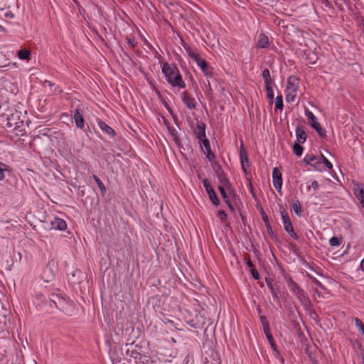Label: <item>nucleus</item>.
<instances>
[{
    "instance_id": "obj_1",
    "label": "nucleus",
    "mask_w": 364,
    "mask_h": 364,
    "mask_svg": "<svg viewBox=\"0 0 364 364\" xmlns=\"http://www.w3.org/2000/svg\"><path fill=\"white\" fill-rule=\"evenodd\" d=\"M162 73L172 87L181 89L186 87V83L176 65H169L168 63H164L162 66Z\"/></svg>"
},
{
    "instance_id": "obj_2",
    "label": "nucleus",
    "mask_w": 364,
    "mask_h": 364,
    "mask_svg": "<svg viewBox=\"0 0 364 364\" xmlns=\"http://www.w3.org/2000/svg\"><path fill=\"white\" fill-rule=\"evenodd\" d=\"M4 180L8 186L17 188L18 178L14 173L12 168L9 165L0 161V181Z\"/></svg>"
},
{
    "instance_id": "obj_3",
    "label": "nucleus",
    "mask_w": 364,
    "mask_h": 364,
    "mask_svg": "<svg viewBox=\"0 0 364 364\" xmlns=\"http://www.w3.org/2000/svg\"><path fill=\"white\" fill-rule=\"evenodd\" d=\"M306 115L309 125L315 129L320 137L325 138L326 136V130L321 127L316 117L309 109L306 110Z\"/></svg>"
},
{
    "instance_id": "obj_4",
    "label": "nucleus",
    "mask_w": 364,
    "mask_h": 364,
    "mask_svg": "<svg viewBox=\"0 0 364 364\" xmlns=\"http://www.w3.org/2000/svg\"><path fill=\"white\" fill-rule=\"evenodd\" d=\"M218 179L220 183V186H223L225 187L230 192V195L232 197V200L236 203V200L239 199L238 196L236 194L235 191L232 188V185L228 178L226 173L225 172H221L220 174L217 176Z\"/></svg>"
},
{
    "instance_id": "obj_5",
    "label": "nucleus",
    "mask_w": 364,
    "mask_h": 364,
    "mask_svg": "<svg viewBox=\"0 0 364 364\" xmlns=\"http://www.w3.org/2000/svg\"><path fill=\"white\" fill-rule=\"evenodd\" d=\"M203 186H204L207 193L208 194L209 198L212 201V203L215 205H219L220 200L218 199L215 191L211 186L209 180L208 178H204L203 180Z\"/></svg>"
},
{
    "instance_id": "obj_6",
    "label": "nucleus",
    "mask_w": 364,
    "mask_h": 364,
    "mask_svg": "<svg viewBox=\"0 0 364 364\" xmlns=\"http://www.w3.org/2000/svg\"><path fill=\"white\" fill-rule=\"evenodd\" d=\"M197 63V65L200 67L202 72L207 77H210L213 74V68L210 67L208 63L205 60L200 58V55L198 53L197 57L193 58Z\"/></svg>"
},
{
    "instance_id": "obj_7",
    "label": "nucleus",
    "mask_w": 364,
    "mask_h": 364,
    "mask_svg": "<svg viewBox=\"0 0 364 364\" xmlns=\"http://www.w3.org/2000/svg\"><path fill=\"white\" fill-rule=\"evenodd\" d=\"M303 162L306 165L313 166L317 171H321L323 169V164L320 159L314 155L306 154L303 159Z\"/></svg>"
},
{
    "instance_id": "obj_8",
    "label": "nucleus",
    "mask_w": 364,
    "mask_h": 364,
    "mask_svg": "<svg viewBox=\"0 0 364 364\" xmlns=\"http://www.w3.org/2000/svg\"><path fill=\"white\" fill-rule=\"evenodd\" d=\"M273 185L276 190L281 194L282 186V176L280 170L277 167H274L272 171Z\"/></svg>"
},
{
    "instance_id": "obj_9",
    "label": "nucleus",
    "mask_w": 364,
    "mask_h": 364,
    "mask_svg": "<svg viewBox=\"0 0 364 364\" xmlns=\"http://www.w3.org/2000/svg\"><path fill=\"white\" fill-rule=\"evenodd\" d=\"M100 129L107 134L110 138L113 139L116 135V132L108 124L101 119L97 120Z\"/></svg>"
},
{
    "instance_id": "obj_10",
    "label": "nucleus",
    "mask_w": 364,
    "mask_h": 364,
    "mask_svg": "<svg viewBox=\"0 0 364 364\" xmlns=\"http://www.w3.org/2000/svg\"><path fill=\"white\" fill-rule=\"evenodd\" d=\"M205 129L206 125L204 122H200L197 123V129L194 131V134L198 139L203 141V139L206 138Z\"/></svg>"
},
{
    "instance_id": "obj_11",
    "label": "nucleus",
    "mask_w": 364,
    "mask_h": 364,
    "mask_svg": "<svg viewBox=\"0 0 364 364\" xmlns=\"http://www.w3.org/2000/svg\"><path fill=\"white\" fill-rule=\"evenodd\" d=\"M182 100L188 108L191 109H196V101L192 97H191L187 91H184L183 92Z\"/></svg>"
},
{
    "instance_id": "obj_12",
    "label": "nucleus",
    "mask_w": 364,
    "mask_h": 364,
    "mask_svg": "<svg viewBox=\"0 0 364 364\" xmlns=\"http://www.w3.org/2000/svg\"><path fill=\"white\" fill-rule=\"evenodd\" d=\"M51 228L54 230H65L67 228L66 222L60 218L55 217L54 220L51 221Z\"/></svg>"
},
{
    "instance_id": "obj_13",
    "label": "nucleus",
    "mask_w": 364,
    "mask_h": 364,
    "mask_svg": "<svg viewBox=\"0 0 364 364\" xmlns=\"http://www.w3.org/2000/svg\"><path fill=\"white\" fill-rule=\"evenodd\" d=\"M73 119L75 120V125L77 128L83 129L85 127V119L82 114L80 112L78 109H76L74 112Z\"/></svg>"
},
{
    "instance_id": "obj_14",
    "label": "nucleus",
    "mask_w": 364,
    "mask_h": 364,
    "mask_svg": "<svg viewBox=\"0 0 364 364\" xmlns=\"http://www.w3.org/2000/svg\"><path fill=\"white\" fill-rule=\"evenodd\" d=\"M49 302L53 303L55 308L62 311L65 301L63 297L59 296L58 294H53L52 297L49 299Z\"/></svg>"
},
{
    "instance_id": "obj_15",
    "label": "nucleus",
    "mask_w": 364,
    "mask_h": 364,
    "mask_svg": "<svg viewBox=\"0 0 364 364\" xmlns=\"http://www.w3.org/2000/svg\"><path fill=\"white\" fill-rule=\"evenodd\" d=\"M208 354L209 358L205 357V361L204 364H220V359L218 358V355L216 352H215L213 350H210L209 352L207 353Z\"/></svg>"
},
{
    "instance_id": "obj_16",
    "label": "nucleus",
    "mask_w": 364,
    "mask_h": 364,
    "mask_svg": "<svg viewBox=\"0 0 364 364\" xmlns=\"http://www.w3.org/2000/svg\"><path fill=\"white\" fill-rule=\"evenodd\" d=\"M265 282L267 283V285L269 288V289L271 291V293L273 295L274 298L276 299L277 300H278L279 299L278 294L279 293V287L277 286L276 287H275L276 284H272L273 279L272 278L266 277L265 278Z\"/></svg>"
},
{
    "instance_id": "obj_17",
    "label": "nucleus",
    "mask_w": 364,
    "mask_h": 364,
    "mask_svg": "<svg viewBox=\"0 0 364 364\" xmlns=\"http://www.w3.org/2000/svg\"><path fill=\"white\" fill-rule=\"evenodd\" d=\"M269 46V41L267 36H266L264 33H260L258 36V40H257V48H268Z\"/></svg>"
},
{
    "instance_id": "obj_18",
    "label": "nucleus",
    "mask_w": 364,
    "mask_h": 364,
    "mask_svg": "<svg viewBox=\"0 0 364 364\" xmlns=\"http://www.w3.org/2000/svg\"><path fill=\"white\" fill-rule=\"evenodd\" d=\"M296 136L298 143L304 144L306 140V132L300 126H297L296 128Z\"/></svg>"
},
{
    "instance_id": "obj_19",
    "label": "nucleus",
    "mask_w": 364,
    "mask_h": 364,
    "mask_svg": "<svg viewBox=\"0 0 364 364\" xmlns=\"http://www.w3.org/2000/svg\"><path fill=\"white\" fill-rule=\"evenodd\" d=\"M281 216L285 231L288 230V229L291 228H293L290 218L285 210L281 211Z\"/></svg>"
},
{
    "instance_id": "obj_20",
    "label": "nucleus",
    "mask_w": 364,
    "mask_h": 364,
    "mask_svg": "<svg viewBox=\"0 0 364 364\" xmlns=\"http://www.w3.org/2000/svg\"><path fill=\"white\" fill-rule=\"evenodd\" d=\"M262 218L263 221L264 222L265 226L267 227V232H268L269 235H270V237H272V239L275 240L276 241H278L279 239H278L277 235L273 232L272 227L270 225L269 219H268V216L263 215V217Z\"/></svg>"
},
{
    "instance_id": "obj_21",
    "label": "nucleus",
    "mask_w": 364,
    "mask_h": 364,
    "mask_svg": "<svg viewBox=\"0 0 364 364\" xmlns=\"http://www.w3.org/2000/svg\"><path fill=\"white\" fill-rule=\"evenodd\" d=\"M353 191L355 197L360 201L362 207L364 208V188H360L358 185V188H355Z\"/></svg>"
},
{
    "instance_id": "obj_22",
    "label": "nucleus",
    "mask_w": 364,
    "mask_h": 364,
    "mask_svg": "<svg viewBox=\"0 0 364 364\" xmlns=\"http://www.w3.org/2000/svg\"><path fill=\"white\" fill-rule=\"evenodd\" d=\"M167 129H168L171 136H172L173 140L176 144V145L178 146L181 147V140H180V139H179V137L178 136V132L176 130V129L173 127H172V126H168Z\"/></svg>"
},
{
    "instance_id": "obj_23",
    "label": "nucleus",
    "mask_w": 364,
    "mask_h": 364,
    "mask_svg": "<svg viewBox=\"0 0 364 364\" xmlns=\"http://www.w3.org/2000/svg\"><path fill=\"white\" fill-rule=\"evenodd\" d=\"M127 355H130V357L133 358L134 359V362L135 363V364H138V363H144V361H141L140 360L141 359V353L134 350H130L129 348H128L127 350Z\"/></svg>"
},
{
    "instance_id": "obj_24",
    "label": "nucleus",
    "mask_w": 364,
    "mask_h": 364,
    "mask_svg": "<svg viewBox=\"0 0 364 364\" xmlns=\"http://www.w3.org/2000/svg\"><path fill=\"white\" fill-rule=\"evenodd\" d=\"M287 284L291 292L294 293L295 295L296 294V293H298L299 291L302 289L299 286V284L296 282H295L291 277L289 278V281H287Z\"/></svg>"
},
{
    "instance_id": "obj_25",
    "label": "nucleus",
    "mask_w": 364,
    "mask_h": 364,
    "mask_svg": "<svg viewBox=\"0 0 364 364\" xmlns=\"http://www.w3.org/2000/svg\"><path fill=\"white\" fill-rule=\"evenodd\" d=\"M257 311L259 314V320L261 324L262 325L263 331H267V329H269L270 327L267 317L264 315H261L262 310L260 308H257Z\"/></svg>"
},
{
    "instance_id": "obj_26",
    "label": "nucleus",
    "mask_w": 364,
    "mask_h": 364,
    "mask_svg": "<svg viewBox=\"0 0 364 364\" xmlns=\"http://www.w3.org/2000/svg\"><path fill=\"white\" fill-rule=\"evenodd\" d=\"M341 2L345 4L348 7V9L350 10L352 9L350 0H335V1H334L335 5L339 9L340 11L344 12V11H345Z\"/></svg>"
},
{
    "instance_id": "obj_27",
    "label": "nucleus",
    "mask_w": 364,
    "mask_h": 364,
    "mask_svg": "<svg viewBox=\"0 0 364 364\" xmlns=\"http://www.w3.org/2000/svg\"><path fill=\"white\" fill-rule=\"evenodd\" d=\"M262 77L264 81V85H274L273 80L271 78L270 72L267 68H265L262 71Z\"/></svg>"
},
{
    "instance_id": "obj_28",
    "label": "nucleus",
    "mask_w": 364,
    "mask_h": 364,
    "mask_svg": "<svg viewBox=\"0 0 364 364\" xmlns=\"http://www.w3.org/2000/svg\"><path fill=\"white\" fill-rule=\"evenodd\" d=\"M92 178L95 180V181L96 182V183L97 184V186H98V187H99V188H100V190L101 191L102 196H104L106 194V192H107V188H105L104 183L99 178V177L97 176L96 175H93Z\"/></svg>"
},
{
    "instance_id": "obj_29",
    "label": "nucleus",
    "mask_w": 364,
    "mask_h": 364,
    "mask_svg": "<svg viewBox=\"0 0 364 364\" xmlns=\"http://www.w3.org/2000/svg\"><path fill=\"white\" fill-rule=\"evenodd\" d=\"M17 56L21 60H29L31 56V51L27 49H21L18 51Z\"/></svg>"
},
{
    "instance_id": "obj_30",
    "label": "nucleus",
    "mask_w": 364,
    "mask_h": 364,
    "mask_svg": "<svg viewBox=\"0 0 364 364\" xmlns=\"http://www.w3.org/2000/svg\"><path fill=\"white\" fill-rule=\"evenodd\" d=\"M292 149H293V152L296 156H301L303 151H304V147L300 144V143L295 141L293 145Z\"/></svg>"
},
{
    "instance_id": "obj_31",
    "label": "nucleus",
    "mask_w": 364,
    "mask_h": 364,
    "mask_svg": "<svg viewBox=\"0 0 364 364\" xmlns=\"http://www.w3.org/2000/svg\"><path fill=\"white\" fill-rule=\"evenodd\" d=\"M296 296L301 304L310 299L308 294L303 289L296 293Z\"/></svg>"
},
{
    "instance_id": "obj_32",
    "label": "nucleus",
    "mask_w": 364,
    "mask_h": 364,
    "mask_svg": "<svg viewBox=\"0 0 364 364\" xmlns=\"http://www.w3.org/2000/svg\"><path fill=\"white\" fill-rule=\"evenodd\" d=\"M273 85H265V88L267 91V97L272 103L274 95L273 92Z\"/></svg>"
},
{
    "instance_id": "obj_33",
    "label": "nucleus",
    "mask_w": 364,
    "mask_h": 364,
    "mask_svg": "<svg viewBox=\"0 0 364 364\" xmlns=\"http://www.w3.org/2000/svg\"><path fill=\"white\" fill-rule=\"evenodd\" d=\"M292 208L294 213L298 215L301 216L302 213V208L300 202L297 200L292 205Z\"/></svg>"
},
{
    "instance_id": "obj_34",
    "label": "nucleus",
    "mask_w": 364,
    "mask_h": 364,
    "mask_svg": "<svg viewBox=\"0 0 364 364\" xmlns=\"http://www.w3.org/2000/svg\"><path fill=\"white\" fill-rule=\"evenodd\" d=\"M355 325L358 328V331L364 336V323L363 321L358 318H355Z\"/></svg>"
},
{
    "instance_id": "obj_35",
    "label": "nucleus",
    "mask_w": 364,
    "mask_h": 364,
    "mask_svg": "<svg viewBox=\"0 0 364 364\" xmlns=\"http://www.w3.org/2000/svg\"><path fill=\"white\" fill-rule=\"evenodd\" d=\"M306 276L311 280L313 283H314L316 286L320 287L321 289L325 290L326 287L323 284H322L316 277H313L310 274L307 273Z\"/></svg>"
},
{
    "instance_id": "obj_36",
    "label": "nucleus",
    "mask_w": 364,
    "mask_h": 364,
    "mask_svg": "<svg viewBox=\"0 0 364 364\" xmlns=\"http://www.w3.org/2000/svg\"><path fill=\"white\" fill-rule=\"evenodd\" d=\"M283 109V97L282 95H278L276 97L275 101V109Z\"/></svg>"
},
{
    "instance_id": "obj_37",
    "label": "nucleus",
    "mask_w": 364,
    "mask_h": 364,
    "mask_svg": "<svg viewBox=\"0 0 364 364\" xmlns=\"http://www.w3.org/2000/svg\"><path fill=\"white\" fill-rule=\"evenodd\" d=\"M211 166L217 176L218 174H220L221 172H224L222 169L221 166L217 161H213L211 163Z\"/></svg>"
},
{
    "instance_id": "obj_38",
    "label": "nucleus",
    "mask_w": 364,
    "mask_h": 364,
    "mask_svg": "<svg viewBox=\"0 0 364 364\" xmlns=\"http://www.w3.org/2000/svg\"><path fill=\"white\" fill-rule=\"evenodd\" d=\"M319 159L322 164H324L328 169L331 170L333 168L332 164L323 155L321 154Z\"/></svg>"
},
{
    "instance_id": "obj_39",
    "label": "nucleus",
    "mask_w": 364,
    "mask_h": 364,
    "mask_svg": "<svg viewBox=\"0 0 364 364\" xmlns=\"http://www.w3.org/2000/svg\"><path fill=\"white\" fill-rule=\"evenodd\" d=\"M301 305L304 306V309L308 312H310L314 309L312 302L311 301L310 299L301 303Z\"/></svg>"
},
{
    "instance_id": "obj_40",
    "label": "nucleus",
    "mask_w": 364,
    "mask_h": 364,
    "mask_svg": "<svg viewBox=\"0 0 364 364\" xmlns=\"http://www.w3.org/2000/svg\"><path fill=\"white\" fill-rule=\"evenodd\" d=\"M341 239H339V238H338V237H332L329 240V244H330L332 247L338 246V245L341 244Z\"/></svg>"
},
{
    "instance_id": "obj_41",
    "label": "nucleus",
    "mask_w": 364,
    "mask_h": 364,
    "mask_svg": "<svg viewBox=\"0 0 364 364\" xmlns=\"http://www.w3.org/2000/svg\"><path fill=\"white\" fill-rule=\"evenodd\" d=\"M225 187H223V186H219L218 190H219L223 198L224 199L225 202H226V200H230L228 196V193H226V191L225 190Z\"/></svg>"
},
{
    "instance_id": "obj_42",
    "label": "nucleus",
    "mask_w": 364,
    "mask_h": 364,
    "mask_svg": "<svg viewBox=\"0 0 364 364\" xmlns=\"http://www.w3.org/2000/svg\"><path fill=\"white\" fill-rule=\"evenodd\" d=\"M184 49L186 50V51L187 52L188 55L191 58H193L195 57H197V54L196 53H195L194 51H193L191 47L190 46H184Z\"/></svg>"
},
{
    "instance_id": "obj_43",
    "label": "nucleus",
    "mask_w": 364,
    "mask_h": 364,
    "mask_svg": "<svg viewBox=\"0 0 364 364\" xmlns=\"http://www.w3.org/2000/svg\"><path fill=\"white\" fill-rule=\"evenodd\" d=\"M290 245H291V250L292 251V252L296 255L297 257H301V252L299 250V249L297 247V246L294 244H291L290 243Z\"/></svg>"
},
{
    "instance_id": "obj_44",
    "label": "nucleus",
    "mask_w": 364,
    "mask_h": 364,
    "mask_svg": "<svg viewBox=\"0 0 364 364\" xmlns=\"http://www.w3.org/2000/svg\"><path fill=\"white\" fill-rule=\"evenodd\" d=\"M207 159L212 163L213 161H215L214 159H215V154L212 151V150H208L205 153Z\"/></svg>"
},
{
    "instance_id": "obj_45",
    "label": "nucleus",
    "mask_w": 364,
    "mask_h": 364,
    "mask_svg": "<svg viewBox=\"0 0 364 364\" xmlns=\"http://www.w3.org/2000/svg\"><path fill=\"white\" fill-rule=\"evenodd\" d=\"M127 43L129 45V46L132 48H134L137 45V42L135 41L134 37L127 38Z\"/></svg>"
},
{
    "instance_id": "obj_46",
    "label": "nucleus",
    "mask_w": 364,
    "mask_h": 364,
    "mask_svg": "<svg viewBox=\"0 0 364 364\" xmlns=\"http://www.w3.org/2000/svg\"><path fill=\"white\" fill-rule=\"evenodd\" d=\"M244 259H245V262L246 265L248 267H250V268H253L254 267V264H253L252 262L251 261L249 255L246 254L245 255Z\"/></svg>"
},
{
    "instance_id": "obj_47",
    "label": "nucleus",
    "mask_w": 364,
    "mask_h": 364,
    "mask_svg": "<svg viewBox=\"0 0 364 364\" xmlns=\"http://www.w3.org/2000/svg\"><path fill=\"white\" fill-rule=\"evenodd\" d=\"M240 158L241 164H247V166H249L247 154H240Z\"/></svg>"
},
{
    "instance_id": "obj_48",
    "label": "nucleus",
    "mask_w": 364,
    "mask_h": 364,
    "mask_svg": "<svg viewBox=\"0 0 364 364\" xmlns=\"http://www.w3.org/2000/svg\"><path fill=\"white\" fill-rule=\"evenodd\" d=\"M217 215L220 218V220H222V221L225 220L227 219V217H228L226 213L224 210H219L218 212V215Z\"/></svg>"
},
{
    "instance_id": "obj_49",
    "label": "nucleus",
    "mask_w": 364,
    "mask_h": 364,
    "mask_svg": "<svg viewBox=\"0 0 364 364\" xmlns=\"http://www.w3.org/2000/svg\"><path fill=\"white\" fill-rule=\"evenodd\" d=\"M269 343H271L272 341H274V338L271 333V331H270V328L269 329H267V331H263Z\"/></svg>"
},
{
    "instance_id": "obj_50",
    "label": "nucleus",
    "mask_w": 364,
    "mask_h": 364,
    "mask_svg": "<svg viewBox=\"0 0 364 364\" xmlns=\"http://www.w3.org/2000/svg\"><path fill=\"white\" fill-rule=\"evenodd\" d=\"M184 364H189V363H193V356L192 354H188L187 356L185 358L184 360Z\"/></svg>"
},
{
    "instance_id": "obj_51",
    "label": "nucleus",
    "mask_w": 364,
    "mask_h": 364,
    "mask_svg": "<svg viewBox=\"0 0 364 364\" xmlns=\"http://www.w3.org/2000/svg\"><path fill=\"white\" fill-rule=\"evenodd\" d=\"M201 141H202V143H203V144L206 151L208 150H211L210 141H209V140L207 138L203 139V140Z\"/></svg>"
},
{
    "instance_id": "obj_52",
    "label": "nucleus",
    "mask_w": 364,
    "mask_h": 364,
    "mask_svg": "<svg viewBox=\"0 0 364 364\" xmlns=\"http://www.w3.org/2000/svg\"><path fill=\"white\" fill-rule=\"evenodd\" d=\"M251 274H252V277L255 280H258L259 279V274L258 271L256 269H255L254 267L251 269Z\"/></svg>"
},
{
    "instance_id": "obj_53",
    "label": "nucleus",
    "mask_w": 364,
    "mask_h": 364,
    "mask_svg": "<svg viewBox=\"0 0 364 364\" xmlns=\"http://www.w3.org/2000/svg\"><path fill=\"white\" fill-rule=\"evenodd\" d=\"M309 314L310 317L312 319L316 320V319L318 318V314L316 313V311L314 309H313L312 311L309 312Z\"/></svg>"
},
{
    "instance_id": "obj_54",
    "label": "nucleus",
    "mask_w": 364,
    "mask_h": 364,
    "mask_svg": "<svg viewBox=\"0 0 364 364\" xmlns=\"http://www.w3.org/2000/svg\"><path fill=\"white\" fill-rule=\"evenodd\" d=\"M290 80H291V77H289L288 79V82H287L288 88L291 89L292 91H296V87L294 85V83L291 82Z\"/></svg>"
},
{
    "instance_id": "obj_55",
    "label": "nucleus",
    "mask_w": 364,
    "mask_h": 364,
    "mask_svg": "<svg viewBox=\"0 0 364 364\" xmlns=\"http://www.w3.org/2000/svg\"><path fill=\"white\" fill-rule=\"evenodd\" d=\"M249 187H250V193H252V197H253L255 199H256L257 196H256L255 193L254 192L253 186H252V182H251V181H250V180L249 181Z\"/></svg>"
},
{
    "instance_id": "obj_56",
    "label": "nucleus",
    "mask_w": 364,
    "mask_h": 364,
    "mask_svg": "<svg viewBox=\"0 0 364 364\" xmlns=\"http://www.w3.org/2000/svg\"><path fill=\"white\" fill-rule=\"evenodd\" d=\"M323 4H324V5L326 7H328V9H333V6L332 3L331 1H329L328 0H323Z\"/></svg>"
},
{
    "instance_id": "obj_57",
    "label": "nucleus",
    "mask_w": 364,
    "mask_h": 364,
    "mask_svg": "<svg viewBox=\"0 0 364 364\" xmlns=\"http://www.w3.org/2000/svg\"><path fill=\"white\" fill-rule=\"evenodd\" d=\"M269 344H270L272 348L273 349V350L277 353V355H279V351L277 350V345H276L274 341L271 342V343H269Z\"/></svg>"
},
{
    "instance_id": "obj_58",
    "label": "nucleus",
    "mask_w": 364,
    "mask_h": 364,
    "mask_svg": "<svg viewBox=\"0 0 364 364\" xmlns=\"http://www.w3.org/2000/svg\"><path fill=\"white\" fill-rule=\"evenodd\" d=\"M257 208L259 210L262 218L263 215H267L261 205H257Z\"/></svg>"
},
{
    "instance_id": "obj_59",
    "label": "nucleus",
    "mask_w": 364,
    "mask_h": 364,
    "mask_svg": "<svg viewBox=\"0 0 364 364\" xmlns=\"http://www.w3.org/2000/svg\"><path fill=\"white\" fill-rule=\"evenodd\" d=\"M247 154V151H245L243 142H241L240 147V154Z\"/></svg>"
},
{
    "instance_id": "obj_60",
    "label": "nucleus",
    "mask_w": 364,
    "mask_h": 364,
    "mask_svg": "<svg viewBox=\"0 0 364 364\" xmlns=\"http://www.w3.org/2000/svg\"><path fill=\"white\" fill-rule=\"evenodd\" d=\"M225 203L227 204V205L228 206V208L231 210V212H234L235 211L234 206L232 204V203L230 202V200H226Z\"/></svg>"
},
{
    "instance_id": "obj_61",
    "label": "nucleus",
    "mask_w": 364,
    "mask_h": 364,
    "mask_svg": "<svg viewBox=\"0 0 364 364\" xmlns=\"http://www.w3.org/2000/svg\"><path fill=\"white\" fill-rule=\"evenodd\" d=\"M311 187L314 189V190H317L319 187V185H318V183L316 181H313L311 182Z\"/></svg>"
},
{
    "instance_id": "obj_62",
    "label": "nucleus",
    "mask_w": 364,
    "mask_h": 364,
    "mask_svg": "<svg viewBox=\"0 0 364 364\" xmlns=\"http://www.w3.org/2000/svg\"><path fill=\"white\" fill-rule=\"evenodd\" d=\"M294 98H295V95H287V100L288 102L294 101Z\"/></svg>"
},
{
    "instance_id": "obj_63",
    "label": "nucleus",
    "mask_w": 364,
    "mask_h": 364,
    "mask_svg": "<svg viewBox=\"0 0 364 364\" xmlns=\"http://www.w3.org/2000/svg\"><path fill=\"white\" fill-rule=\"evenodd\" d=\"M286 231L288 232L289 236L292 235L295 232L294 228H291L288 229V230H286Z\"/></svg>"
},
{
    "instance_id": "obj_64",
    "label": "nucleus",
    "mask_w": 364,
    "mask_h": 364,
    "mask_svg": "<svg viewBox=\"0 0 364 364\" xmlns=\"http://www.w3.org/2000/svg\"><path fill=\"white\" fill-rule=\"evenodd\" d=\"M165 107H166V109H168V111L169 112V113L173 115V110L171 109V107L168 105V104L166 102H165L164 104Z\"/></svg>"
}]
</instances>
